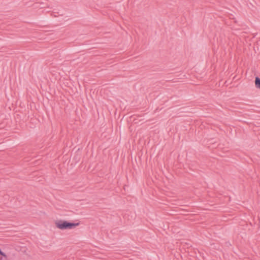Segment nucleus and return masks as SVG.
Here are the masks:
<instances>
[{
	"mask_svg": "<svg viewBox=\"0 0 260 260\" xmlns=\"http://www.w3.org/2000/svg\"><path fill=\"white\" fill-rule=\"evenodd\" d=\"M0 255L3 256L4 257H6V254L5 252H4L3 251H2V250H1V248H0Z\"/></svg>",
	"mask_w": 260,
	"mask_h": 260,
	"instance_id": "3",
	"label": "nucleus"
},
{
	"mask_svg": "<svg viewBox=\"0 0 260 260\" xmlns=\"http://www.w3.org/2000/svg\"><path fill=\"white\" fill-rule=\"evenodd\" d=\"M1 257L0 258V260H4V259L7 260L8 256H7V255H6V257H4V256H2V255H1Z\"/></svg>",
	"mask_w": 260,
	"mask_h": 260,
	"instance_id": "4",
	"label": "nucleus"
},
{
	"mask_svg": "<svg viewBox=\"0 0 260 260\" xmlns=\"http://www.w3.org/2000/svg\"><path fill=\"white\" fill-rule=\"evenodd\" d=\"M55 226L60 230L73 229L80 224V222H74L64 220H58L55 222Z\"/></svg>",
	"mask_w": 260,
	"mask_h": 260,
	"instance_id": "1",
	"label": "nucleus"
},
{
	"mask_svg": "<svg viewBox=\"0 0 260 260\" xmlns=\"http://www.w3.org/2000/svg\"><path fill=\"white\" fill-rule=\"evenodd\" d=\"M255 86L256 88L260 89V78L258 76L255 77Z\"/></svg>",
	"mask_w": 260,
	"mask_h": 260,
	"instance_id": "2",
	"label": "nucleus"
},
{
	"mask_svg": "<svg viewBox=\"0 0 260 260\" xmlns=\"http://www.w3.org/2000/svg\"><path fill=\"white\" fill-rule=\"evenodd\" d=\"M4 260H6V259H4Z\"/></svg>",
	"mask_w": 260,
	"mask_h": 260,
	"instance_id": "5",
	"label": "nucleus"
}]
</instances>
